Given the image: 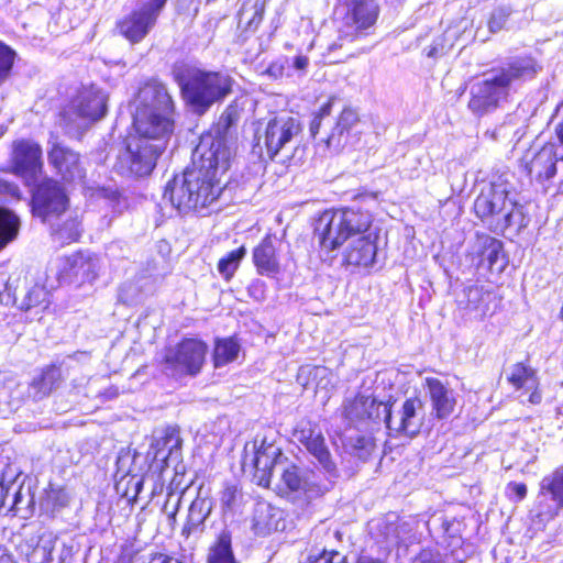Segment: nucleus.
Masks as SVG:
<instances>
[{"label": "nucleus", "mask_w": 563, "mask_h": 563, "mask_svg": "<svg viewBox=\"0 0 563 563\" xmlns=\"http://www.w3.org/2000/svg\"><path fill=\"white\" fill-rule=\"evenodd\" d=\"M133 115L135 133L113 168L123 176L144 177L152 173L174 131V101L162 82L151 80L140 88Z\"/></svg>", "instance_id": "1"}, {"label": "nucleus", "mask_w": 563, "mask_h": 563, "mask_svg": "<svg viewBox=\"0 0 563 563\" xmlns=\"http://www.w3.org/2000/svg\"><path fill=\"white\" fill-rule=\"evenodd\" d=\"M541 69L529 55L516 56L493 67L471 85L467 109L477 118L493 113L509 102L511 96L525 82L534 79Z\"/></svg>", "instance_id": "2"}, {"label": "nucleus", "mask_w": 563, "mask_h": 563, "mask_svg": "<svg viewBox=\"0 0 563 563\" xmlns=\"http://www.w3.org/2000/svg\"><path fill=\"white\" fill-rule=\"evenodd\" d=\"M225 172L214 158L194 156L192 167L168 181L164 199H168L180 214L205 208L220 196L219 175Z\"/></svg>", "instance_id": "3"}, {"label": "nucleus", "mask_w": 563, "mask_h": 563, "mask_svg": "<svg viewBox=\"0 0 563 563\" xmlns=\"http://www.w3.org/2000/svg\"><path fill=\"white\" fill-rule=\"evenodd\" d=\"M474 212L493 233L504 235L507 230L519 234L530 218L517 200V194L507 175H497L484 184L474 201Z\"/></svg>", "instance_id": "4"}, {"label": "nucleus", "mask_w": 563, "mask_h": 563, "mask_svg": "<svg viewBox=\"0 0 563 563\" xmlns=\"http://www.w3.org/2000/svg\"><path fill=\"white\" fill-rule=\"evenodd\" d=\"M172 74L190 111L202 115L231 92L234 79L222 71L198 68L186 62L174 64Z\"/></svg>", "instance_id": "5"}, {"label": "nucleus", "mask_w": 563, "mask_h": 563, "mask_svg": "<svg viewBox=\"0 0 563 563\" xmlns=\"http://www.w3.org/2000/svg\"><path fill=\"white\" fill-rule=\"evenodd\" d=\"M342 18L338 29V37L328 46V55L342 51L332 63L360 56L367 49H352L351 45L366 37L374 27L379 7L375 0H343L341 4Z\"/></svg>", "instance_id": "6"}, {"label": "nucleus", "mask_w": 563, "mask_h": 563, "mask_svg": "<svg viewBox=\"0 0 563 563\" xmlns=\"http://www.w3.org/2000/svg\"><path fill=\"white\" fill-rule=\"evenodd\" d=\"M371 223L372 216L361 209L346 207L324 211L314 225V238L321 255H330L350 239L365 233Z\"/></svg>", "instance_id": "7"}, {"label": "nucleus", "mask_w": 563, "mask_h": 563, "mask_svg": "<svg viewBox=\"0 0 563 563\" xmlns=\"http://www.w3.org/2000/svg\"><path fill=\"white\" fill-rule=\"evenodd\" d=\"M279 489L292 503L301 508L308 507L312 500L329 492L336 477L327 474L322 478L314 471L300 467L288 462L279 474Z\"/></svg>", "instance_id": "8"}, {"label": "nucleus", "mask_w": 563, "mask_h": 563, "mask_svg": "<svg viewBox=\"0 0 563 563\" xmlns=\"http://www.w3.org/2000/svg\"><path fill=\"white\" fill-rule=\"evenodd\" d=\"M241 117V109L234 101L230 103L210 132L202 134L194 156H209L220 163L222 170H228L232 156L233 132Z\"/></svg>", "instance_id": "9"}, {"label": "nucleus", "mask_w": 563, "mask_h": 563, "mask_svg": "<svg viewBox=\"0 0 563 563\" xmlns=\"http://www.w3.org/2000/svg\"><path fill=\"white\" fill-rule=\"evenodd\" d=\"M334 98H330L313 114L310 122V135L316 139L322 128L330 126L329 133L321 139L327 147L334 153H339L347 144L352 129L357 124L358 113L351 107H345L335 122L332 124L331 111Z\"/></svg>", "instance_id": "10"}, {"label": "nucleus", "mask_w": 563, "mask_h": 563, "mask_svg": "<svg viewBox=\"0 0 563 563\" xmlns=\"http://www.w3.org/2000/svg\"><path fill=\"white\" fill-rule=\"evenodd\" d=\"M208 345L199 339H184L169 347L164 357V369L175 378L197 376L208 354Z\"/></svg>", "instance_id": "11"}, {"label": "nucleus", "mask_w": 563, "mask_h": 563, "mask_svg": "<svg viewBox=\"0 0 563 563\" xmlns=\"http://www.w3.org/2000/svg\"><path fill=\"white\" fill-rule=\"evenodd\" d=\"M69 199L56 180H42L32 191V212L45 223L58 220L68 209Z\"/></svg>", "instance_id": "12"}, {"label": "nucleus", "mask_w": 563, "mask_h": 563, "mask_svg": "<svg viewBox=\"0 0 563 563\" xmlns=\"http://www.w3.org/2000/svg\"><path fill=\"white\" fill-rule=\"evenodd\" d=\"M385 423L394 437H416L423 424L424 412L422 400L418 397L407 398L401 405L384 407Z\"/></svg>", "instance_id": "13"}, {"label": "nucleus", "mask_w": 563, "mask_h": 563, "mask_svg": "<svg viewBox=\"0 0 563 563\" xmlns=\"http://www.w3.org/2000/svg\"><path fill=\"white\" fill-rule=\"evenodd\" d=\"M292 437L318 462L325 474L331 477H338L336 464L332 460L318 423L308 419H301L297 422Z\"/></svg>", "instance_id": "14"}, {"label": "nucleus", "mask_w": 563, "mask_h": 563, "mask_svg": "<svg viewBox=\"0 0 563 563\" xmlns=\"http://www.w3.org/2000/svg\"><path fill=\"white\" fill-rule=\"evenodd\" d=\"M292 437L318 462L325 474L331 477H338L336 464L332 460L318 423L308 419H301L297 422Z\"/></svg>", "instance_id": "15"}, {"label": "nucleus", "mask_w": 563, "mask_h": 563, "mask_svg": "<svg viewBox=\"0 0 563 563\" xmlns=\"http://www.w3.org/2000/svg\"><path fill=\"white\" fill-rule=\"evenodd\" d=\"M563 158V147L549 142L544 144L531 158L526 156L522 166L529 177L548 188L559 174V165Z\"/></svg>", "instance_id": "16"}, {"label": "nucleus", "mask_w": 563, "mask_h": 563, "mask_svg": "<svg viewBox=\"0 0 563 563\" xmlns=\"http://www.w3.org/2000/svg\"><path fill=\"white\" fill-rule=\"evenodd\" d=\"M100 267V258L96 254L80 251L62 258L59 277L69 284H91L98 278Z\"/></svg>", "instance_id": "17"}, {"label": "nucleus", "mask_w": 563, "mask_h": 563, "mask_svg": "<svg viewBox=\"0 0 563 563\" xmlns=\"http://www.w3.org/2000/svg\"><path fill=\"white\" fill-rule=\"evenodd\" d=\"M255 452L252 457V464L255 473L254 477L261 486H269L271 478L274 474L279 475L284 465L288 463L287 457L283 454L282 449L273 442H268L267 438H263L260 446L254 444Z\"/></svg>", "instance_id": "18"}, {"label": "nucleus", "mask_w": 563, "mask_h": 563, "mask_svg": "<svg viewBox=\"0 0 563 563\" xmlns=\"http://www.w3.org/2000/svg\"><path fill=\"white\" fill-rule=\"evenodd\" d=\"M300 130L298 120L289 115H278L269 120L264 132V145L267 156L274 159Z\"/></svg>", "instance_id": "19"}, {"label": "nucleus", "mask_w": 563, "mask_h": 563, "mask_svg": "<svg viewBox=\"0 0 563 563\" xmlns=\"http://www.w3.org/2000/svg\"><path fill=\"white\" fill-rule=\"evenodd\" d=\"M12 165L16 175L26 181H33L42 170V148L30 140L14 142L12 152Z\"/></svg>", "instance_id": "20"}, {"label": "nucleus", "mask_w": 563, "mask_h": 563, "mask_svg": "<svg viewBox=\"0 0 563 563\" xmlns=\"http://www.w3.org/2000/svg\"><path fill=\"white\" fill-rule=\"evenodd\" d=\"M48 162L65 181L81 180L86 175L80 155L60 143H55L48 152Z\"/></svg>", "instance_id": "21"}, {"label": "nucleus", "mask_w": 563, "mask_h": 563, "mask_svg": "<svg viewBox=\"0 0 563 563\" xmlns=\"http://www.w3.org/2000/svg\"><path fill=\"white\" fill-rule=\"evenodd\" d=\"M181 444L179 429L167 426L154 432L151 450L155 460H162L168 465L169 462H177L180 459Z\"/></svg>", "instance_id": "22"}, {"label": "nucleus", "mask_w": 563, "mask_h": 563, "mask_svg": "<svg viewBox=\"0 0 563 563\" xmlns=\"http://www.w3.org/2000/svg\"><path fill=\"white\" fill-rule=\"evenodd\" d=\"M277 242L276 236L267 234L253 249L252 260L258 275L275 277L280 273L279 256L276 247Z\"/></svg>", "instance_id": "23"}, {"label": "nucleus", "mask_w": 563, "mask_h": 563, "mask_svg": "<svg viewBox=\"0 0 563 563\" xmlns=\"http://www.w3.org/2000/svg\"><path fill=\"white\" fill-rule=\"evenodd\" d=\"M107 112V96L101 90L84 91L78 96L76 114L81 119L78 129H86L90 123L100 120Z\"/></svg>", "instance_id": "24"}, {"label": "nucleus", "mask_w": 563, "mask_h": 563, "mask_svg": "<svg viewBox=\"0 0 563 563\" xmlns=\"http://www.w3.org/2000/svg\"><path fill=\"white\" fill-rule=\"evenodd\" d=\"M349 241L343 253V264L364 268L372 266L376 258L377 246L369 235L361 233Z\"/></svg>", "instance_id": "25"}, {"label": "nucleus", "mask_w": 563, "mask_h": 563, "mask_svg": "<svg viewBox=\"0 0 563 563\" xmlns=\"http://www.w3.org/2000/svg\"><path fill=\"white\" fill-rule=\"evenodd\" d=\"M424 382L435 417L440 420L449 418L456 405L453 389L435 377H427Z\"/></svg>", "instance_id": "26"}, {"label": "nucleus", "mask_w": 563, "mask_h": 563, "mask_svg": "<svg viewBox=\"0 0 563 563\" xmlns=\"http://www.w3.org/2000/svg\"><path fill=\"white\" fill-rule=\"evenodd\" d=\"M252 530L256 536L265 537L274 531L284 530L283 511L266 501H258L253 510Z\"/></svg>", "instance_id": "27"}, {"label": "nucleus", "mask_w": 563, "mask_h": 563, "mask_svg": "<svg viewBox=\"0 0 563 563\" xmlns=\"http://www.w3.org/2000/svg\"><path fill=\"white\" fill-rule=\"evenodd\" d=\"M233 522L225 519L219 529L216 528L214 539L208 549L207 563H239L232 549Z\"/></svg>", "instance_id": "28"}, {"label": "nucleus", "mask_w": 563, "mask_h": 563, "mask_svg": "<svg viewBox=\"0 0 563 563\" xmlns=\"http://www.w3.org/2000/svg\"><path fill=\"white\" fill-rule=\"evenodd\" d=\"M156 21L135 8L117 23L119 33L131 43H140L154 29Z\"/></svg>", "instance_id": "29"}, {"label": "nucleus", "mask_w": 563, "mask_h": 563, "mask_svg": "<svg viewBox=\"0 0 563 563\" xmlns=\"http://www.w3.org/2000/svg\"><path fill=\"white\" fill-rule=\"evenodd\" d=\"M214 501L210 497H201L200 494L191 501L187 520L183 527L181 534L186 538L191 534L201 536L206 529V521L210 517Z\"/></svg>", "instance_id": "30"}, {"label": "nucleus", "mask_w": 563, "mask_h": 563, "mask_svg": "<svg viewBox=\"0 0 563 563\" xmlns=\"http://www.w3.org/2000/svg\"><path fill=\"white\" fill-rule=\"evenodd\" d=\"M62 379L60 369L56 366L46 367L37 377H34L29 385H19L18 389H25L27 397L34 401L47 397L59 386Z\"/></svg>", "instance_id": "31"}, {"label": "nucleus", "mask_w": 563, "mask_h": 563, "mask_svg": "<svg viewBox=\"0 0 563 563\" xmlns=\"http://www.w3.org/2000/svg\"><path fill=\"white\" fill-rule=\"evenodd\" d=\"M71 500L73 494L68 488L49 484L41 499L40 507L45 515L54 518L68 508Z\"/></svg>", "instance_id": "32"}, {"label": "nucleus", "mask_w": 563, "mask_h": 563, "mask_svg": "<svg viewBox=\"0 0 563 563\" xmlns=\"http://www.w3.org/2000/svg\"><path fill=\"white\" fill-rule=\"evenodd\" d=\"M490 299L492 292L485 290L483 286L470 285L463 289L462 295L457 299V305L461 309L485 314Z\"/></svg>", "instance_id": "33"}, {"label": "nucleus", "mask_w": 563, "mask_h": 563, "mask_svg": "<svg viewBox=\"0 0 563 563\" xmlns=\"http://www.w3.org/2000/svg\"><path fill=\"white\" fill-rule=\"evenodd\" d=\"M240 350L241 346L234 338L217 339L212 353L214 367L219 368L234 362Z\"/></svg>", "instance_id": "34"}, {"label": "nucleus", "mask_w": 563, "mask_h": 563, "mask_svg": "<svg viewBox=\"0 0 563 563\" xmlns=\"http://www.w3.org/2000/svg\"><path fill=\"white\" fill-rule=\"evenodd\" d=\"M54 238L63 244L75 242L81 234V222L77 214L69 213L63 223H49Z\"/></svg>", "instance_id": "35"}, {"label": "nucleus", "mask_w": 563, "mask_h": 563, "mask_svg": "<svg viewBox=\"0 0 563 563\" xmlns=\"http://www.w3.org/2000/svg\"><path fill=\"white\" fill-rule=\"evenodd\" d=\"M508 382L516 389H532L538 386V377L536 371L521 362L511 366Z\"/></svg>", "instance_id": "36"}, {"label": "nucleus", "mask_w": 563, "mask_h": 563, "mask_svg": "<svg viewBox=\"0 0 563 563\" xmlns=\"http://www.w3.org/2000/svg\"><path fill=\"white\" fill-rule=\"evenodd\" d=\"M540 489L542 495H549L559 507H563V465L543 477Z\"/></svg>", "instance_id": "37"}, {"label": "nucleus", "mask_w": 563, "mask_h": 563, "mask_svg": "<svg viewBox=\"0 0 563 563\" xmlns=\"http://www.w3.org/2000/svg\"><path fill=\"white\" fill-rule=\"evenodd\" d=\"M20 229L19 218L8 209L0 208V247L13 241Z\"/></svg>", "instance_id": "38"}, {"label": "nucleus", "mask_w": 563, "mask_h": 563, "mask_svg": "<svg viewBox=\"0 0 563 563\" xmlns=\"http://www.w3.org/2000/svg\"><path fill=\"white\" fill-rule=\"evenodd\" d=\"M246 255V249L244 246H240L236 250L229 252L224 257L220 258L218 262V272L225 279L230 280L236 269L240 266L241 261Z\"/></svg>", "instance_id": "39"}, {"label": "nucleus", "mask_w": 563, "mask_h": 563, "mask_svg": "<svg viewBox=\"0 0 563 563\" xmlns=\"http://www.w3.org/2000/svg\"><path fill=\"white\" fill-rule=\"evenodd\" d=\"M368 396L358 394L344 404V416L352 422H364L367 416Z\"/></svg>", "instance_id": "40"}, {"label": "nucleus", "mask_w": 563, "mask_h": 563, "mask_svg": "<svg viewBox=\"0 0 563 563\" xmlns=\"http://www.w3.org/2000/svg\"><path fill=\"white\" fill-rule=\"evenodd\" d=\"M48 302V291L43 285L36 284L25 292L20 303V308L25 311L41 305L46 308Z\"/></svg>", "instance_id": "41"}, {"label": "nucleus", "mask_w": 563, "mask_h": 563, "mask_svg": "<svg viewBox=\"0 0 563 563\" xmlns=\"http://www.w3.org/2000/svg\"><path fill=\"white\" fill-rule=\"evenodd\" d=\"M242 493L235 485H228L221 493L220 505L223 515L234 514L241 506Z\"/></svg>", "instance_id": "42"}, {"label": "nucleus", "mask_w": 563, "mask_h": 563, "mask_svg": "<svg viewBox=\"0 0 563 563\" xmlns=\"http://www.w3.org/2000/svg\"><path fill=\"white\" fill-rule=\"evenodd\" d=\"M56 537L51 532H44V538L40 547L30 558L29 563H53L52 552L55 548Z\"/></svg>", "instance_id": "43"}, {"label": "nucleus", "mask_w": 563, "mask_h": 563, "mask_svg": "<svg viewBox=\"0 0 563 563\" xmlns=\"http://www.w3.org/2000/svg\"><path fill=\"white\" fill-rule=\"evenodd\" d=\"M15 56L14 49L0 42V86L10 77Z\"/></svg>", "instance_id": "44"}, {"label": "nucleus", "mask_w": 563, "mask_h": 563, "mask_svg": "<svg viewBox=\"0 0 563 563\" xmlns=\"http://www.w3.org/2000/svg\"><path fill=\"white\" fill-rule=\"evenodd\" d=\"M240 23L246 20V29H257L264 16V3L255 2L252 8L243 7L240 11Z\"/></svg>", "instance_id": "45"}, {"label": "nucleus", "mask_w": 563, "mask_h": 563, "mask_svg": "<svg viewBox=\"0 0 563 563\" xmlns=\"http://www.w3.org/2000/svg\"><path fill=\"white\" fill-rule=\"evenodd\" d=\"M514 10L510 5H499L495 8L488 20V30L490 33H497L501 31Z\"/></svg>", "instance_id": "46"}, {"label": "nucleus", "mask_w": 563, "mask_h": 563, "mask_svg": "<svg viewBox=\"0 0 563 563\" xmlns=\"http://www.w3.org/2000/svg\"><path fill=\"white\" fill-rule=\"evenodd\" d=\"M43 538L44 532L25 533L23 539L18 544V551L21 555L25 556L27 562L30 561V558H32V554L35 552L37 547H40V543H42Z\"/></svg>", "instance_id": "47"}, {"label": "nucleus", "mask_w": 563, "mask_h": 563, "mask_svg": "<svg viewBox=\"0 0 563 563\" xmlns=\"http://www.w3.org/2000/svg\"><path fill=\"white\" fill-rule=\"evenodd\" d=\"M167 1L168 0H139L136 8L157 22Z\"/></svg>", "instance_id": "48"}, {"label": "nucleus", "mask_w": 563, "mask_h": 563, "mask_svg": "<svg viewBox=\"0 0 563 563\" xmlns=\"http://www.w3.org/2000/svg\"><path fill=\"white\" fill-rule=\"evenodd\" d=\"M371 450V441L365 437H357L354 443L351 445L350 454L364 462L368 459Z\"/></svg>", "instance_id": "49"}, {"label": "nucleus", "mask_w": 563, "mask_h": 563, "mask_svg": "<svg viewBox=\"0 0 563 563\" xmlns=\"http://www.w3.org/2000/svg\"><path fill=\"white\" fill-rule=\"evenodd\" d=\"M384 407H389L387 404L377 402L375 398L368 396L367 416L366 421L378 423L382 417L385 418Z\"/></svg>", "instance_id": "50"}, {"label": "nucleus", "mask_w": 563, "mask_h": 563, "mask_svg": "<svg viewBox=\"0 0 563 563\" xmlns=\"http://www.w3.org/2000/svg\"><path fill=\"white\" fill-rule=\"evenodd\" d=\"M516 120L517 117L515 114L507 115L505 121L493 131L492 137L496 141L507 139L511 133V129L517 124Z\"/></svg>", "instance_id": "51"}, {"label": "nucleus", "mask_w": 563, "mask_h": 563, "mask_svg": "<svg viewBox=\"0 0 563 563\" xmlns=\"http://www.w3.org/2000/svg\"><path fill=\"white\" fill-rule=\"evenodd\" d=\"M484 244L486 246V260L488 261V264L492 268L499 257L501 251V242L494 238L486 236Z\"/></svg>", "instance_id": "52"}, {"label": "nucleus", "mask_w": 563, "mask_h": 563, "mask_svg": "<svg viewBox=\"0 0 563 563\" xmlns=\"http://www.w3.org/2000/svg\"><path fill=\"white\" fill-rule=\"evenodd\" d=\"M9 198L20 199V188L15 184L0 179V203L5 202Z\"/></svg>", "instance_id": "53"}, {"label": "nucleus", "mask_w": 563, "mask_h": 563, "mask_svg": "<svg viewBox=\"0 0 563 563\" xmlns=\"http://www.w3.org/2000/svg\"><path fill=\"white\" fill-rule=\"evenodd\" d=\"M266 283L263 279L255 278L247 286L249 296L257 301H262L266 296Z\"/></svg>", "instance_id": "54"}, {"label": "nucleus", "mask_w": 563, "mask_h": 563, "mask_svg": "<svg viewBox=\"0 0 563 563\" xmlns=\"http://www.w3.org/2000/svg\"><path fill=\"white\" fill-rule=\"evenodd\" d=\"M309 560L310 563H344L345 558L336 551H324L318 556H310Z\"/></svg>", "instance_id": "55"}, {"label": "nucleus", "mask_w": 563, "mask_h": 563, "mask_svg": "<svg viewBox=\"0 0 563 563\" xmlns=\"http://www.w3.org/2000/svg\"><path fill=\"white\" fill-rule=\"evenodd\" d=\"M411 563H444L439 552L422 550Z\"/></svg>", "instance_id": "56"}, {"label": "nucleus", "mask_w": 563, "mask_h": 563, "mask_svg": "<svg viewBox=\"0 0 563 563\" xmlns=\"http://www.w3.org/2000/svg\"><path fill=\"white\" fill-rule=\"evenodd\" d=\"M16 299V288L13 287L12 282L9 278L8 282L4 284L3 292H0V302L5 306L15 305Z\"/></svg>", "instance_id": "57"}, {"label": "nucleus", "mask_w": 563, "mask_h": 563, "mask_svg": "<svg viewBox=\"0 0 563 563\" xmlns=\"http://www.w3.org/2000/svg\"><path fill=\"white\" fill-rule=\"evenodd\" d=\"M287 65H289V58L288 57H284L282 59H278V60L272 63L268 66L266 73L271 77L277 79V78H279V77H282L284 75Z\"/></svg>", "instance_id": "58"}, {"label": "nucleus", "mask_w": 563, "mask_h": 563, "mask_svg": "<svg viewBox=\"0 0 563 563\" xmlns=\"http://www.w3.org/2000/svg\"><path fill=\"white\" fill-rule=\"evenodd\" d=\"M309 65V58L305 55H296L291 59H289L288 67L291 66L295 70L299 73L306 71L307 67Z\"/></svg>", "instance_id": "59"}, {"label": "nucleus", "mask_w": 563, "mask_h": 563, "mask_svg": "<svg viewBox=\"0 0 563 563\" xmlns=\"http://www.w3.org/2000/svg\"><path fill=\"white\" fill-rule=\"evenodd\" d=\"M507 490L514 494L518 500H522L527 496V486L523 483L510 482L507 485Z\"/></svg>", "instance_id": "60"}, {"label": "nucleus", "mask_w": 563, "mask_h": 563, "mask_svg": "<svg viewBox=\"0 0 563 563\" xmlns=\"http://www.w3.org/2000/svg\"><path fill=\"white\" fill-rule=\"evenodd\" d=\"M13 493L11 494L10 493V498H9V503H8V506H9V510H12V511H18L20 509V504L22 501V493H21V487H15L12 488Z\"/></svg>", "instance_id": "61"}, {"label": "nucleus", "mask_w": 563, "mask_h": 563, "mask_svg": "<svg viewBox=\"0 0 563 563\" xmlns=\"http://www.w3.org/2000/svg\"><path fill=\"white\" fill-rule=\"evenodd\" d=\"M144 563H184L180 559L170 556L163 553H156L154 554L150 561H146L144 559Z\"/></svg>", "instance_id": "62"}, {"label": "nucleus", "mask_w": 563, "mask_h": 563, "mask_svg": "<svg viewBox=\"0 0 563 563\" xmlns=\"http://www.w3.org/2000/svg\"><path fill=\"white\" fill-rule=\"evenodd\" d=\"M14 488V484L5 485L0 477V509L8 505L10 498V492Z\"/></svg>", "instance_id": "63"}, {"label": "nucleus", "mask_w": 563, "mask_h": 563, "mask_svg": "<svg viewBox=\"0 0 563 563\" xmlns=\"http://www.w3.org/2000/svg\"><path fill=\"white\" fill-rule=\"evenodd\" d=\"M312 377L313 379L317 378H324L328 375V368L324 366H308L302 368V373H306Z\"/></svg>", "instance_id": "64"}]
</instances>
